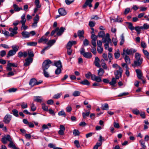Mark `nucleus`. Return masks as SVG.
<instances>
[{
    "instance_id": "6",
    "label": "nucleus",
    "mask_w": 149,
    "mask_h": 149,
    "mask_svg": "<svg viewBox=\"0 0 149 149\" xmlns=\"http://www.w3.org/2000/svg\"><path fill=\"white\" fill-rule=\"evenodd\" d=\"M91 79L98 83L101 82L102 81L101 77L99 76H96L95 74L92 75Z\"/></svg>"
},
{
    "instance_id": "11",
    "label": "nucleus",
    "mask_w": 149,
    "mask_h": 149,
    "mask_svg": "<svg viewBox=\"0 0 149 149\" xmlns=\"http://www.w3.org/2000/svg\"><path fill=\"white\" fill-rule=\"evenodd\" d=\"M80 52L82 55L83 56H91V53L90 52L85 53V49L84 48H81L80 50Z\"/></svg>"
},
{
    "instance_id": "45",
    "label": "nucleus",
    "mask_w": 149,
    "mask_h": 149,
    "mask_svg": "<svg viewBox=\"0 0 149 149\" xmlns=\"http://www.w3.org/2000/svg\"><path fill=\"white\" fill-rule=\"evenodd\" d=\"M10 144L8 145L10 147H12L14 149L16 147L13 143L12 141H10Z\"/></svg>"
},
{
    "instance_id": "35",
    "label": "nucleus",
    "mask_w": 149,
    "mask_h": 149,
    "mask_svg": "<svg viewBox=\"0 0 149 149\" xmlns=\"http://www.w3.org/2000/svg\"><path fill=\"white\" fill-rule=\"evenodd\" d=\"M42 106V109L45 111H47L48 110V107L46 106L44 103H42L41 104Z\"/></svg>"
},
{
    "instance_id": "41",
    "label": "nucleus",
    "mask_w": 149,
    "mask_h": 149,
    "mask_svg": "<svg viewBox=\"0 0 149 149\" xmlns=\"http://www.w3.org/2000/svg\"><path fill=\"white\" fill-rule=\"evenodd\" d=\"M126 70L125 74L128 77H129L130 76V72L129 71V70L130 69L129 68L128 65H126Z\"/></svg>"
},
{
    "instance_id": "37",
    "label": "nucleus",
    "mask_w": 149,
    "mask_h": 149,
    "mask_svg": "<svg viewBox=\"0 0 149 149\" xmlns=\"http://www.w3.org/2000/svg\"><path fill=\"white\" fill-rule=\"evenodd\" d=\"M115 77L116 79H119L120 76V74L118 70H116L114 72Z\"/></svg>"
},
{
    "instance_id": "12",
    "label": "nucleus",
    "mask_w": 149,
    "mask_h": 149,
    "mask_svg": "<svg viewBox=\"0 0 149 149\" xmlns=\"http://www.w3.org/2000/svg\"><path fill=\"white\" fill-rule=\"evenodd\" d=\"M43 98L41 96H34L33 98V100L37 102L41 103L42 101Z\"/></svg>"
},
{
    "instance_id": "55",
    "label": "nucleus",
    "mask_w": 149,
    "mask_h": 149,
    "mask_svg": "<svg viewBox=\"0 0 149 149\" xmlns=\"http://www.w3.org/2000/svg\"><path fill=\"white\" fill-rule=\"evenodd\" d=\"M93 74L90 72H88V73L85 74V77L87 79H89L91 76V77Z\"/></svg>"
},
{
    "instance_id": "23",
    "label": "nucleus",
    "mask_w": 149,
    "mask_h": 149,
    "mask_svg": "<svg viewBox=\"0 0 149 149\" xmlns=\"http://www.w3.org/2000/svg\"><path fill=\"white\" fill-rule=\"evenodd\" d=\"M97 72L98 75L102 77L104 73V70L102 68H100L97 70Z\"/></svg>"
},
{
    "instance_id": "58",
    "label": "nucleus",
    "mask_w": 149,
    "mask_h": 149,
    "mask_svg": "<svg viewBox=\"0 0 149 149\" xmlns=\"http://www.w3.org/2000/svg\"><path fill=\"white\" fill-rule=\"evenodd\" d=\"M123 21V20L122 18L118 17L115 19V22H122Z\"/></svg>"
},
{
    "instance_id": "54",
    "label": "nucleus",
    "mask_w": 149,
    "mask_h": 149,
    "mask_svg": "<svg viewBox=\"0 0 149 149\" xmlns=\"http://www.w3.org/2000/svg\"><path fill=\"white\" fill-rule=\"evenodd\" d=\"M58 30V28H56L55 29L53 30L52 31L51 33V35L52 36H53L55 33Z\"/></svg>"
},
{
    "instance_id": "13",
    "label": "nucleus",
    "mask_w": 149,
    "mask_h": 149,
    "mask_svg": "<svg viewBox=\"0 0 149 149\" xmlns=\"http://www.w3.org/2000/svg\"><path fill=\"white\" fill-rule=\"evenodd\" d=\"M77 42L76 41H69L67 43L66 46L67 49H70L72 46L73 45L76 44Z\"/></svg>"
},
{
    "instance_id": "34",
    "label": "nucleus",
    "mask_w": 149,
    "mask_h": 149,
    "mask_svg": "<svg viewBox=\"0 0 149 149\" xmlns=\"http://www.w3.org/2000/svg\"><path fill=\"white\" fill-rule=\"evenodd\" d=\"M90 111L86 112V113L83 112L82 113V116L84 118H86V117L88 116L90 113Z\"/></svg>"
},
{
    "instance_id": "10",
    "label": "nucleus",
    "mask_w": 149,
    "mask_h": 149,
    "mask_svg": "<svg viewBox=\"0 0 149 149\" xmlns=\"http://www.w3.org/2000/svg\"><path fill=\"white\" fill-rule=\"evenodd\" d=\"M93 1V0H86L85 3L83 6V7L85 8L87 6H88L90 7H91L92 5L91 3Z\"/></svg>"
},
{
    "instance_id": "49",
    "label": "nucleus",
    "mask_w": 149,
    "mask_h": 149,
    "mask_svg": "<svg viewBox=\"0 0 149 149\" xmlns=\"http://www.w3.org/2000/svg\"><path fill=\"white\" fill-rule=\"evenodd\" d=\"M113 126L114 127L118 129L120 127V126L118 123L114 121L113 123Z\"/></svg>"
},
{
    "instance_id": "64",
    "label": "nucleus",
    "mask_w": 149,
    "mask_h": 149,
    "mask_svg": "<svg viewBox=\"0 0 149 149\" xmlns=\"http://www.w3.org/2000/svg\"><path fill=\"white\" fill-rule=\"evenodd\" d=\"M143 51L144 55L146 56H149V53L146 50L143 49Z\"/></svg>"
},
{
    "instance_id": "26",
    "label": "nucleus",
    "mask_w": 149,
    "mask_h": 149,
    "mask_svg": "<svg viewBox=\"0 0 149 149\" xmlns=\"http://www.w3.org/2000/svg\"><path fill=\"white\" fill-rule=\"evenodd\" d=\"M101 108L103 110H108L109 109V106L107 104L105 103L102 106Z\"/></svg>"
},
{
    "instance_id": "38",
    "label": "nucleus",
    "mask_w": 149,
    "mask_h": 149,
    "mask_svg": "<svg viewBox=\"0 0 149 149\" xmlns=\"http://www.w3.org/2000/svg\"><path fill=\"white\" fill-rule=\"evenodd\" d=\"M21 106L22 109L26 108L28 107L27 104L25 102H22V103Z\"/></svg>"
},
{
    "instance_id": "21",
    "label": "nucleus",
    "mask_w": 149,
    "mask_h": 149,
    "mask_svg": "<svg viewBox=\"0 0 149 149\" xmlns=\"http://www.w3.org/2000/svg\"><path fill=\"white\" fill-rule=\"evenodd\" d=\"M25 14H24L21 16V20L19 22V23H21L22 24H25L26 21V19L25 18Z\"/></svg>"
},
{
    "instance_id": "59",
    "label": "nucleus",
    "mask_w": 149,
    "mask_h": 149,
    "mask_svg": "<svg viewBox=\"0 0 149 149\" xmlns=\"http://www.w3.org/2000/svg\"><path fill=\"white\" fill-rule=\"evenodd\" d=\"M46 70H43L44 72V74L45 76L46 77H49V74L48 73V72L46 71Z\"/></svg>"
},
{
    "instance_id": "24",
    "label": "nucleus",
    "mask_w": 149,
    "mask_h": 149,
    "mask_svg": "<svg viewBox=\"0 0 149 149\" xmlns=\"http://www.w3.org/2000/svg\"><path fill=\"white\" fill-rule=\"evenodd\" d=\"M22 34L24 38H28L30 36L29 33L26 31H23L22 33Z\"/></svg>"
},
{
    "instance_id": "44",
    "label": "nucleus",
    "mask_w": 149,
    "mask_h": 149,
    "mask_svg": "<svg viewBox=\"0 0 149 149\" xmlns=\"http://www.w3.org/2000/svg\"><path fill=\"white\" fill-rule=\"evenodd\" d=\"M37 43L34 42H28L27 45H28L31 46H35L36 45Z\"/></svg>"
},
{
    "instance_id": "1",
    "label": "nucleus",
    "mask_w": 149,
    "mask_h": 149,
    "mask_svg": "<svg viewBox=\"0 0 149 149\" xmlns=\"http://www.w3.org/2000/svg\"><path fill=\"white\" fill-rule=\"evenodd\" d=\"M51 63H52V62L49 59L45 60L42 63V69L43 70H47L50 66L49 64Z\"/></svg>"
},
{
    "instance_id": "22",
    "label": "nucleus",
    "mask_w": 149,
    "mask_h": 149,
    "mask_svg": "<svg viewBox=\"0 0 149 149\" xmlns=\"http://www.w3.org/2000/svg\"><path fill=\"white\" fill-rule=\"evenodd\" d=\"M117 79L116 78H112L111 81L109 82V84L111 86H114L116 83V79Z\"/></svg>"
},
{
    "instance_id": "16",
    "label": "nucleus",
    "mask_w": 149,
    "mask_h": 149,
    "mask_svg": "<svg viewBox=\"0 0 149 149\" xmlns=\"http://www.w3.org/2000/svg\"><path fill=\"white\" fill-rule=\"evenodd\" d=\"M100 62V60L97 57H96L94 62L95 65L98 67H100V65L99 63V62Z\"/></svg>"
},
{
    "instance_id": "15",
    "label": "nucleus",
    "mask_w": 149,
    "mask_h": 149,
    "mask_svg": "<svg viewBox=\"0 0 149 149\" xmlns=\"http://www.w3.org/2000/svg\"><path fill=\"white\" fill-rule=\"evenodd\" d=\"M136 72L138 78L140 79H142V73L141 71L139 69L136 70Z\"/></svg>"
},
{
    "instance_id": "46",
    "label": "nucleus",
    "mask_w": 149,
    "mask_h": 149,
    "mask_svg": "<svg viewBox=\"0 0 149 149\" xmlns=\"http://www.w3.org/2000/svg\"><path fill=\"white\" fill-rule=\"evenodd\" d=\"M13 112V115L16 117L18 116V111L17 110L14 109H13L12 110Z\"/></svg>"
},
{
    "instance_id": "52",
    "label": "nucleus",
    "mask_w": 149,
    "mask_h": 149,
    "mask_svg": "<svg viewBox=\"0 0 149 149\" xmlns=\"http://www.w3.org/2000/svg\"><path fill=\"white\" fill-rule=\"evenodd\" d=\"M39 19V18L38 15H36V16L34 17L33 20L34 22H38Z\"/></svg>"
},
{
    "instance_id": "39",
    "label": "nucleus",
    "mask_w": 149,
    "mask_h": 149,
    "mask_svg": "<svg viewBox=\"0 0 149 149\" xmlns=\"http://www.w3.org/2000/svg\"><path fill=\"white\" fill-rule=\"evenodd\" d=\"M35 3L37 8H40L41 7V5L40 4V2L39 0H35Z\"/></svg>"
},
{
    "instance_id": "4",
    "label": "nucleus",
    "mask_w": 149,
    "mask_h": 149,
    "mask_svg": "<svg viewBox=\"0 0 149 149\" xmlns=\"http://www.w3.org/2000/svg\"><path fill=\"white\" fill-rule=\"evenodd\" d=\"M18 28L17 26H15L14 28H10L9 29V30L10 32V36H13L15 35L16 34L17 32V31Z\"/></svg>"
},
{
    "instance_id": "42",
    "label": "nucleus",
    "mask_w": 149,
    "mask_h": 149,
    "mask_svg": "<svg viewBox=\"0 0 149 149\" xmlns=\"http://www.w3.org/2000/svg\"><path fill=\"white\" fill-rule=\"evenodd\" d=\"M80 94V92L79 91H74L72 95L74 97L79 96Z\"/></svg>"
},
{
    "instance_id": "40",
    "label": "nucleus",
    "mask_w": 149,
    "mask_h": 149,
    "mask_svg": "<svg viewBox=\"0 0 149 149\" xmlns=\"http://www.w3.org/2000/svg\"><path fill=\"white\" fill-rule=\"evenodd\" d=\"M139 142L143 148L145 149L146 148V146L145 145V143L143 141V140H141Z\"/></svg>"
},
{
    "instance_id": "62",
    "label": "nucleus",
    "mask_w": 149,
    "mask_h": 149,
    "mask_svg": "<svg viewBox=\"0 0 149 149\" xmlns=\"http://www.w3.org/2000/svg\"><path fill=\"white\" fill-rule=\"evenodd\" d=\"M28 26L25 25V24H22V26L21 28L22 30H25L27 29Z\"/></svg>"
},
{
    "instance_id": "50",
    "label": "nucleus",
    "mask_w": 149,
    "mask_h": 149,
    "mask_svg": "<svg viewBox=\"0 0 149 149\" xmlns=\"http://www.w3.org/2000/svg\"><path fill=\"white\" fill-rule=\"evenodd\" d=\"M132 112L134 113L136 115H138L139 113V111L137 109H133Z\"/></svg>"
},
{
    "instance_id": "20",
    "label": "nucleus",
    "mask_w": 149,
    "mask_h": 149,
    "mask_svg": "<svg viewBox=\"0 0 149 149\" xmlns=\"http://www.w3.org/2000/svg\"><path fill=\"white\" fill-rule=\"evenodd\" d=\"M111 39L109 38V35L108 33H107L105 38L103 42H107L109 43L111 42Z\"/></svg>"
},
{
    "instance_id": "51",
    "label": "nucleus",
    "mask_w": 149,
    "mask_h": 149,
    "mask_svg": "<svg viewBox=\"0 0 149 149\" xmlns=\"http://www.w3.org/2000/svg\"><path fill=\"white\" fill-rule=\"evenodd\" d=\"M83 44L85 46H86L89 45V41L87 39H85L83 41Z\"/></svg>"
},
{
    "instance_id": "29",
    "label": "nucleus",
    "mask_w": 149,
    "mask_h": 149,
    "mask_svg": "<svg viewBox=\"0 0 149 149\" xmlns=\"http://www.w3.org/2000/svg\"><path fill=\"white\" fill-rule=\"evenodd\" d=\"M124 59L127 64H129L130 63V59L129 56H125Z\"/></svg>"
},
{
    "instance_id": "27",
    "label": "nucleus",
    "mask_w": 149,
    "mask_h": 149,
    "mask_svg": "<svg viewBox=\"0 0 149 149\" xmlns=\"http://www.w3.org/2000/svg\"><path fill=\"white\" fill-rule=\"evenodd\" d=\"M48 39L45 38L44 37H42L41 38L38 40V42L39 43H41L42 42H44L45 43L47 42Z\"/></svg>"
},
{
    "instance_id": "33",
    "label": "nucleus",
    "mask_w": 149,
    "mask_h": 149,
    "mask_svg": "<svg viewBox=\"0 0 149 149\" xmlns=\"http://www.w3.org/2000/svg\"><path fill=\"white\" fill-rule=\"evenodd\" d=\"M30 107L31 110L33 111H35L36 109V107L33 103L31 104Z\"/></svg>"
},
{
    "instance_id": "19",
    "label": "nucleus",
    "mask_w": 149,
    "mask_h": 149,
    "mask_svg": "<svg viewBox=\"0 0 149 149\" xmlns=\"http://www.w3.org/2000/svg\"><path fill=\"white\" fill-rule=\"evenodd\" d=\"M82 85L89 86L90 84L89 82L86 79H84V80L79 82Z\"/></svg>"
},
{
    "instance_id": "53",
    "label": "nucleus",
    "mask_w": 149,
    "mask_h": 149,
    "mask_svg": "<svg viewBox=\"0 0 149 149\" xmlns=\"http://www.w3.org/2000/svg\"><path fill=\"white\" fill-rule=\"evenodd\" d=\"M74 1V0L71 1L70 0H65V2L66 4L69 5L72 3Z\"/></svg>"
},
{
    "instance_id": "36",
    "label": "nucleus",
    "mask_w": 149,
    "mask_h": 149,
    "mask_svg": "<svg viewBox=\"0 0 149 149\" xmlns=\"http://www.w3.org/2000/svg\"><path fill=\"white\" fill-rule=\"evenodd\" d=\"M58 115L59 116H63L64 117H65L66 116L65 113L63 110L59 112L58 113Z\"/></svg>"
},
{
    "instance_id": "43",
    "label": "nucleus",
    "mask_w": 149,
    "mask_h": 149,
    "mask_svg": "<svg viewBox=\"0 0 149 149\" xmlns=\"http://www.w3.org/2000/svg\"><path fill=\"white\" fill-rule=\"evenodd\" d=\"M73 133L74 136H78L79 134V132L78 130H74L73 131Z\"/></svg>"
},
{
    "instance_id": "18",
    "label": "nucleus",
    "mask_w": 149,
    "mask_h": 149,
    "mask_svg": "<svg viewBox=\"0 0 149 149\" xmlns=\"http://www.w3.org/2000/svg\"><path fill=\"white\" fill-rule=\"evenodd\" d=\"M58 11L59 14L61 15H65L66 14V12L65 10L63 8H60Z\"/></svg>"
},
{
    "instance_id": "31",
    "label": "nucleus",
    "mask_w": 149,
    "mask_h": 149,
    "mask_svg": "<svg viewBox=\"0 0 149 149\" xmlns=\"http://www.w3.org/2000/svg\"><path fill=\"white\" fill-rule=\"evenodd\" d=\"M11 47L12 49V50H13L16 52L18 50L19 47L18 45H15L12 46Z\"/></svg>"
},
{
    "instance_id": "56",
    "label": "nucleus",
    "mask_w": 149,
    "mask_h": 149,
    "mask_svg": "<svg viewBox=\"0 0 149 149\" xmlns=\"http://www.w3.org/2000/svg\"><path fill=\"white\" fill-rule=\"evenodd\" d=\"M141 46L143 48H145L147 47L146 43L143 41L141 42Z\"/></svg>"
},
{
    "instance_id": "48",
    "label": "nucleus",
    "mask_w": 149,
    "mask_h": 149,
    "mask_svg": "<svg viewBox=\"0 0 149 149\" xmlns=\"http://www.w3.org/2000/svg\"><path fill=\"white\" fill-rule=\"evenodd\" d=\"M61 93H57L53 97V98L55 99H58L59 98L61 95Z\"/></svg>"
},
{
    "instance_id": "8",
    "label": "nucleus",
    "mask_w": 149,
    "mask_h": 149,
    "mask_svg": "<svg viewBox=\"0 0 149 149\" xmlns=\"http://www.w3.org/2000/svg\"><path fill=\"white\" fill-rule=\"evenodd\" d=\"M32 56H29V57L25 59V63L24 64V65L25 66H28L29 65L30 63H31L33 61Z\"/></svg>"
},
{
    "instance_id": "28",
    "label": "nucleus",
    "mask_w": 149,
    "mask_h": 149,
    "mask_svg": "<svg viewBox=\"0 0 149 149\" xmlns=\"http://www.w3.org/2000/svg\"><path fill=\"white\" fill-rule=\"evenodd\" d=\"M62 68H57L55 70V73L56 74H60L62 71Z\"/></svg>"
},
{
    "instance_id": "32",
    "label": "nucleus",
    "mask_w": 149,
    "mask_h": 149,
    "mask_svg": "<svg viewBox=\"0 0 149 149\" xmlns=\"http://www.w3.org/2000/svg\"><path fill=\"white\" fill-rule=\"evenodd\" d=\"M16 53L14 50H10L9 51L8 55V56H12L15 55Z\"/></svg>"
},
{
    "instance_id": "7",
    "label": "nucleus",
    "mask_w": 149,
    "mask_h": 149,
    "mask_svg": "<svg viewBox=\"0 0 149 149\" xmlns=\"http://www.w3.org/2000/svg\"><path fill=\"white\" fill-rule=\"evenodd\" d=\"M11 116L8 114L6 115L4 117L3 121L6 123H8L11 120Z\"/></svg>"
},
{
    "instance_id": "17",
    "label": "nucleus",
    "mask_w": 149,
    "mask_h": 149,
    "mask_svg": "<svg viewBox=\"0 0 149 149\" xmlns=\"http://www.w3.org/2000/svg\"><path fill=\"white\" fill-rule=\"evenodd\" d=\"M65 28L63 27H61L60 29L58 28V30L57 31V35L58 36H61L64 31Z\"/></svg>"
},
{
    "instance_id": "14",
    "label": "nucleus",
    "mask_w": 149,
    "mask_h": 149,
    "mask_svg": "<svg viewBox=\"0 0 149 149\" xmlns=\"http://www.w3.org/2000/svg\"><path fill=\"white\" fill-rule=\"evenodd\" d=\"M54 65L57 68H62V63L60 60L55 61Z\"/></svg>"
},
{
    "instance_id": "3",
    "label": "nucleus",
    "mask_w": 149,
    "mask_h": 149,
    "mask_svg": "<svg viewBox=\"0 0 149 149\" xmlns=\"http://www.w3.org/2000/svg\"><path fill=\"white\" fill-rule=\"evenodd\" d=\"M136 59L134 61L136 66H139L142 63L143 59L141 56H135Z\"/></svg>"
},
{
    "instance_id": "63",
    "label": "nucleus",
    "mask_w": 149,
    "mask_h": 149,
    "mask_svg": "<svg viewBox=\"0 0 149 149\" xmlns=\"http://www.w3.org/2000/svg\"><path fill=\"white\" fill-rule=\"evenodd\" d=\"M97 50L99 53H102L103 51V48L101 47H98L97 48Z\"/></svg>"
},
{
    "instance_id": "60",
    "label": "nucleus",
    "mask_w": 149,
    "mask_h": 149,
    "mask_svg": "<svg viewBox=\"0 0 149 149\" xmlns=\"http://www.w3.org/2000/svg\"><path fill=\"white\" fill-rule=\"evenodd\" d=\"M7 140L6 138V137H4L2 138L1 139V141L4 144L7 143Z\"/></svg>"
},
{
    "instance_id": "2",
    "label": "nucleus",
    "mask_w": 149,
    "mask_h": 149,
    "mask_svg": "<svg viewBox=\"0 0 149 149\" xmlns=\"http://www.w3.org/2000/svg\"><path fill=\"white\" fill-rule=\"evenodd\" d=\"M136 51L133 49H124L122 55H131L133 53L135 52Z\"/></svg>"
},
{
    "instance_id": "5",
    "label": "nucleus",
    "mask_w": 149,
    "mask_h": 149,
    "mask_svg": "<svg viewBox=\"0 0 149 149\" xmlns=\"http://www.w3.org/2000/svg\"><path fill=\"white\" fill-rule=\"evenodd\" d=\"M42 82V81H41L38 82L36 79L33 78L31 79L29 83V84L32 86L34 85H39Z\"/></svg>"
},
{
    "instance_id": "9",
    "label": "nucleus",
    "mask_w": 149,
    "mask_h": 149,
    "mask_svg": "<svg viewBox=\"0 0 149 149\" xmlns=\"http://www.w3.org/2000/svg\"><path fill=\"white\" fill-rule=\"evenodd\" d=\"M84 31L83 30H79L78 31L77 34L79 38L81 40H83L84 38Z\"/></svg>"
},
{
    "instance_id": "30",
    "label": "nucleus",
    "mask_w": 149,
    "mask_h": 149,
    "mask_svg": "<svg viewBox=\"0 0 149 149\" xmlns=\"http://www.w3.org/2000/svg\"><path fill=\"white\" fill-rule=\"evenodd\" d=\"M56 42V40H50L47 43V45L51 47Z\"/></svg>"
},
{
    "instance_id": "25",
    "label": "nucleus",
    "mask_w": 149,
    "mask_h": 149,
    "mask_svg": "<svg viewBox=\"0 0 149 149\" xmlns=\"http://www.w3.org/2000/svg\"><path fill=\"white\" fill-rule=\"evenodd\" d=\"M13 6L14 8V10L15 11H18L22 10V7H18V6L16 4H14Z\"/></svg>"
},
{
    "instance_id": "57",
    "label": "nucleus",
    "mask_w": 149,
    "mask_h": 149,
    "mask_svg": "<svg viewBox=\"0 0 149 149\" xmlns=\"http://www.w3.org/2000/svg\"><path fill=\"white\" fill-rule=\"evenodd\" d=\"M74 143L75 144L77 148H79L80 147L79 141L78 140H76L74 142Z\"/></svg>"
},
{
    "instance_id": "47",
    "label": "nucleus",
    "mask_w": 149,
    "mask_h": 149,
    "mask_svg": "<svg viewBox=\"0 0 149 149\" xmlns=\"http://www.w3.org/2000/svg\"><path fill=\"white\" fill-rule=\"evenodd\" d=\"M128 28L131 30H133L134 28L133 26L132 23L130 22H128Z\"/></svg>"
},
{
    "instance_id": "61",
    "label": "nucleus",
    "mask_w": 149,
    "mask_h": 149,
    "mask_svg": "<svg viewBox=\"0 0 149 149\" xmlns=\"http://www.w3.org/2000/svg\"><path fill=\"white\" fill-rule=\"evenodd\" d=\"M104 35V33L103 31H101L98 33V36L100 37H102Z\"/></svg>"
}]
</instances>
